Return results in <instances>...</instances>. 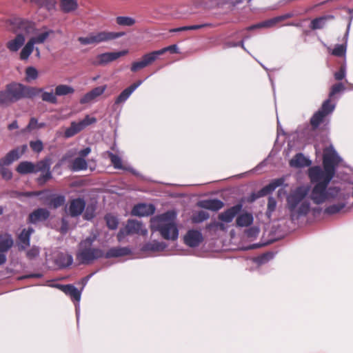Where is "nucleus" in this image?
<instances>
[{"mask_svg": "<svg viewBox=\"0 0 353 353\" xmlns=\"http://www.w3.org/2000/svg\"><path fill=\"white\" fill-rule=\"evenodd\" d=\"M88 168V163L86 160L82 157L75 158L70 167L72 171L77 172L80 170H85Z\"/></svg>", "mask_w": 353, "mask_h": 353, "instance_id": "72a5a7b5", "label": "nucleus"}, {"mask_svg": "<svg viewBox=\"0 0 353 353\" xmlns=\"http://www.w3.org/2000/svg\"><path fill=\"white\" fill-rule=\"evenodd\" d=\"M27 150V145H23L20 147H17L10 150L7 154L0 160V165H10L13 161L18 160L22 154H23Z\"/></svg>", "mask_w": 353, "mask_h": 353, "instance_id": "4468645a", "label": "nucleus"}, {"mask_svg": "<svg viewBox=\"0 0 353 353\" xmlns=\"http://www.w3.org/2000/svg\"><path fill=\"white\" fill-rule=\"evenodd\" d=\"M97 121L96 118L90 117L89 115H87L80 123L82 124L83 127L85 128L88 125L95 123Z\"/></svg>", "mask_w": 353, "mask_h": 353, "instance_id": "69168bd1", "label": "nucleus"}, {"mask_svg": "<svg viewBox=\"0 0 353 353\" xmlns=\"http://www.w3.org/2000/svg\"><path fill=\"white\" fill-rule=\"evenodd\" d=\"M312 162L302 153L296 154L290 161V165L294 168H304L311 165Z\"/></svg>", "mask_w": 353, "mask_h": 353, "instance_id": "a878e982", "label": "nucleus"}, {"mask_svg": "<svg viewBox=\"0 0 353 353\" xmlns=\"http://www.w3.org/2000/svg\"><path fill=\"white\" fill-rule=\"evenodd\" d=\"M198 206L212 211H218L221 209L224 203L219 199H206L198 202Z\"/></svg>", "mask_w": 353, "mask_h": 353, "instance_id": "5701e85b", "label": "nucleus"}, {"mask_svg": "<svg viewBox=\"0 0 353 353\" xmlns=\"http://www.w3.org/2000/svg\"><path fill=\"white\" fill-rule=\"evenodd\" d=\"M94 240V237L89 236L79 243L76 255L77 260L79 263L89 265L103 257V250L92 246Z\"/></svg>", "mask_w": 353, "mask_h": 353, "instance_id": "423d86ee", "label": "nucleus"}, {"mask_svg": "<svg viewBox=\"0 0 353 353\" xmlns=\"http://www.w3.org/2000/svg\"><path fill=\"white\" fill-rule=\"evenodd\" d=\"M345 207V203H339L337 204H332L329 206H327L324 210V213L332 215L339 213L342 209H343Z\"/></svg>", "mask_w": 353, "mask_h": 353, "instance_id": "37998d69", "label": "nucleus"}, {"mask_svg": "<svg viewBox=\"0 0 353 353\" xmlns=\"http://www.w3.org/2000/svg\"><path fill=\"white\" fill-rule=\"evenodd\" d=\"M52 33H53V30H52L45 31L39 34L38 35H37L35 37H31L29 40L30 41H32V43L34 45L41 44V43H43L47 40V39L48 38L50 34H51Z\"/></svg>", "mask_w": 353, "mask_h": 353, "instance_id": "4c0bfd02", "label": "nucleus"}, {"mask_svg": "<svg viewBox=\"0 0 353 353\" xmlns=\"http://www.w3.org/2000/svg\"><path fill=\"white\" fill-rule=\"evenodd\" d=\"M34 50V45L30 40L25 44L21 49L19 54V58L21 61H26L28 59L30 54Z\"/></svg>", "mask_w": 353, "mask_h": 353, "instance_id": "c9c22d12", "label": "nucleus"}, {"mask_svg": "<svg viewBox=\"0 0 353 353\" xmlns=\"http://www.w3.org/2000/svg\"><path fill=\"white\" fill-rule=\"evenodd\" d=\"M157 57L153 52L144 54L141 59L139 61L133 62L131 65V71L133 72H137L149 65L152 64L157 60Z\"/></svg>", "mask_w": 353, "mask_h": 353, "instance_id": "dca6fc26", "label": "nucleus"}, {"mask_svg": "<svg viewBox=\"0 0 353 353\" xmlns=\"http://www.w3.org/2000/svg\"><path fill=\"white\" fill-rule=\"evenodd\" d=\"M25 79L27 82L36 80L39 77L38 70L33 66H28L25 70Z\"/></svg>", "mask_w": 353, "mask_h": 353, "instance_id": "79ce46f5", "label": "nucleus"}, {"mask_svg": "<svg viewBox=\"0 0 353 353\" xmlns=\"http://www.w3.org/2000/svg\"><path fill=\"white\" fill-rule=\"evenodd\" d=\"M40 8H44L48 11L54 10L56 8V0H40L37 4Z\"/></svg>", "mask_w": 353, "mask_h": 353, "instance_id": "de8ad7c7", "label": "nucleus"}, {"mask_svg": "<svg viewBox=\"0 0 353 353\" xmlns=\"http://www.w3.org/2000/svg\"><path fill=\"white\" fill-rule=\"evenodd\" d=\"M107 154L114 168L123 169L122 160L119 156L109 151L107 152Z\"/></svg>", "mask_w": 353, "mask_h": 353, "instance_id": "c03bdc74", "label": "nucleus"}, {"mask_svg": "<svg viewBox=\"0 0 353 353\" xmlns=\"http://www.w3.org/2000/svg\"><path fill=\"white\" fill-rule=\"evenodd\" d=\"M38 120L35 117H31L26 127L21 130L22 133L30 132L37 129Z\"/></svg>", "mask_w": 353, "mask_h": 353, "instance_id": "864d4df0", "label": "nucleus"}, {"mask_svg": "<svg viewBox=\"0 0 353 353\" xmlns=\"http://www.w3.org/2000/svg\"><path fill=\"white\" fill-rule=\"evenodd\" d=\"M276 199L272 196H270L268 198V208H267V211H266V215L268 217L271 216L272 212L276 210Z\"/></svg>", "mask_w": 353, "mask_h": 353, "instance_id": "6e6d98bb", "label": "nucleus"}, {"mask_svg": "<svg viewBox=\"0 0 353 353\" xmlns=\"http://www.w3.org/2000/svg\"><path fill=\"white\" fill-rule=\"evenodd\" d=\"M166 248V245L163 242L153 241L147 243L145 245V250L150 251H162Z\"/></svg>", "mask_w": 353, "mask_h": 353, "instance_id": "a18cd8bd", "label": "nucleus"}, {"mask_svg": "<svg viewBox=\"0 0 353 353\" xmlns=\"http://www.w3.org/2000/svg\"><path fill=\"white\" fill-rule=\"evenodd\" d=\"M128 52V50H124L119 52H105L98 54L95 60L92 61L94 65H103L110 62L114 61L121 57L125 56Z\"/></svg>", "mask_w": 353, "mask_h": 353, "instance_id": "9b49d317", "label": "nucleus"}, {"mask_svg": "<svg viewBox=\"0 0 353 353\" xmlns=\"http://www.w3.org/2000/svg\"><path fill=\"white\" fill-rule=\"evenodd\" d=\"M51 193L50 192V190H48V192L41 195L39 200L42 201V203L45 205H47L48 206L49 201L51 200Z\"/></svg>", "mask_w": 353, "mask_h": 353, "instance_id": "774afa93", "label": "nucleus"}, {"mask_svg": "<svg viewBox=\"0 0 353 353\" xmlns=\"http://www.w3.org/2000/svg\"><path fill=\"white\" fill-rule=\"evenodd\" d=\"M142 83V81L139 80L132 83L129 87L123 90L116 98L114 103L116 105L125 102L131 95V94Z\"/></svg>", "mask_w": 353, "mask_h": 353, "instance_id": "4be33fe9", "label": "nucleus"}, {"mask_svg": "<svg viewBox=\"0 0 353 353\" xmlns=\"http://www.w3.org/2000/svg\"><path fill=\"white\" fill-rule=\"evenodd\" d=\"M206 229L212 230V229H219L221 231L225 230L226 228L225 224L222 222H212L206 225Z\"/></svg>", "mask_w": 353, "mask_h": 353, "instance_id": "680f3d73", "label": "nucleus"}, {"mask_svg": "<svg viewBox=\"0 0 353 353\" xmlns=\"http://www.w3.org/2000/svg\"><path fill=\"white\" fill-rule=\"evenodd\" d=\"M327 117L325 114L318 110L316 112L310 119V124L314 129L317 128Z\"/></svg>", "mask_w": 353, "mask_h": 353, "instance_id": "ea45409f", "label": "nucleus"}, {"mask_svg": "<svg viewBox=\"0 0 353 353\" xmlns=\"http://www.w3.org/2000/svg\"><path fill=\"white\" fill-rule=\"evenodd\" d=\"M340 191L341 189L338 187H327V201L336 198Z\"/></svg>", "mask_w": 353, "mask_h": 353, "instance_id": "4d7b16f0", "label": "nucleus"}, {"mask_svg": "<svg viewBox=\"0 0 353 353\" xmlns=\"http://www.w3.org/2000/svg\"><path fill=\"white\" fill-rule=\"evenodd\" d=\"M346 53V45L341 44L336 45L332 51V54L338 57L345 56Z\"/></svg>", "mask_w": 353, "mask_h": 353, "instance_id": "603ef678", "label": "nucleus"}, {"mask_svg": "<svg viewBox=\"0 0 353 353\" xmlns=\"http://www.w3.org/2000/svg\"><path fill=\"white\" fill-rule=\"evenodd\" d=\"M30 147L34 152L39 153L43 150V144L41 140L30 141Z\"/></svg>", "mask_w": 353, "mask_h": 353, "instance_id": "13d9d810", "label": "nucleus"}, {"mask_svg": "<svg viewBox=\"0 0 353 353\" xmlns=\"http://www.w3.org/2000/svg\"><path fill=\"white\" fill-rule=\"evenodd\" d=\"M105 219L106 221L107 225L110 229L114 230L117 228L118 221L116 217L108 214L105 216Z\"/></svg>", "mask_w": 353, "mask_h": 353, "instance_id": "bf43d9fd", "label": "nucleus"}, {"mask_svg": "<svg viewBox=\"0 0 353 353\" xmlns=\"http://www.w3.org/2000/svg\"><path fill=\"white\" fill-rule=\"evenodd\" d=\"M341 159L337 154L332 146L325 148L323 155V170L320 166H313L308 170L310 180L318 181L323 176L333 178L336 168L339 165Z\"/></svg>", "mask_w": 353, "mask_h": 353, "instance_id": "7ed1b4c3", "label": "nucleus"}, {"mask_svg": "<svg viewBox=\"0 0 353 353\" xmlns=\"http://www.w3.org/2000/svg\"><path fill=\"white\" fill-rule=\"evenodd\" d=\"M61 10L64 13H70L78 8L77 0H59Z\"/></svg>", "mask_w": 353, "mask_h": 353, "instance_id": "7c9ffc66", "label": "nucleus"}, {"mask_svg": "<svg viewBox=\"0 0 353 353\" xmlns=\"http://www.w3.org/2000/svg\"><path fill=\"white\" fill-rule=\"evenodd\" d=\"M14 241L10 234L0 235V253L7 252L13 245Z\"/></svg>", "mask_w": 353, "mask_h": 353, "instance_id": "c85d7f7f", "label": "nucleus"}, {"mask_svg": "<svg viewBox=\"0 0 353 353\" xmlns=\"http://www.w3.org/2000/svg\"><path fill=\"white\" fill-rule=\"evenodd\" d=\"M334 17L332 14L323 15L312 19L310 24V28L312 30H319L324 28L328 20H332Z\"/></svg>", "mask_w": 353, "mask_h": 353, "instance_id": "bb28decb", "label": "nucleus"}, {"mask_svg": "<svg viewBox=\"0 0 353 353\" xmlns=\"http://www.w3.org/2000/svg\"><path fill=\"white\" fill-rule=\"evenodd\" d=\"M11 30L16 33L32 34L36 30L34 22L21 17H12L8 20Z\"/></svg>", "mask_w": 353, "mask_h": 353, "instance_id": "1a4fd4ad", "label": "nucleus"}, {"mask_svg": "<svg viewBox=\"0 0 353 353\" xmlns=\"http://www.w3.org/2000/svg\"><path fill=\"white\" fill-rule=\"evenodd\" d=\"M95 207L93 205H88L85 208L83 219L90 221L95 216Z\"/></svg>", "mask_w": 353, "mask_h": 353, "instance_id": "5fc2aeb1", "label": "nucleus"}, {"mask_svg": "<svg viewBox=\"0 0 353 353\" xmlns=\"http://www.w3.org/2000/svg\"><path fill=\"white\" fill-rule=\"evenodd\" d=\"M332 99L328 97V99L323 103L321 108L319 110L326 116L331 114L335 108V104L332 102Z\"/></svg>", "mask_w": 353, "mask_h": 353, "instance_id": "a19ab883", "label": "nucleus"}, {"mask_svg": "<svg viewBox=\"0 0 353 353\" xmlns=\"http://www.w3.org/2000/svg\"><path fill=\"white\" fill-rule=\"evenodd\" d=\"M210 215L207 212L201 210L193 214L192 221L194 223H199L208 219Z\"/></svg>", "mask_w": 353, "mask_h": 353, "instance_id": "49530a36", "label": "nucleus"}, {"mask_svg": "<svg viewBox=\"0 0 353 353\" xmlns=\"http://www.w3.org/2000/svg\"><path fill=\"white\" fill-rule=\"evenodd\" d=\"M26 41L23 34L18 33L16 37L6 43V48L12 52H17Z\"/></svg>", "mask_w": 353, "mask_h": 353, "instance_id": "b1692460", "label": "nucleus"}, {"mask_svg": "<svg viewBox=\"0 0 353 353\" xmlns=\"http://www.w3.org/2000/svg\"><path fill=\"white\" fill-rule=\"evenodd\" d=\"M332 178L323 176L318 181L310 180L312 183H316L311 192V199L315 204L319 205L327 201V187Z\"/></svg>", "mask_w": 353, "mask_h": 353, "instance_id": "6e6552de", "label": "nucleus"}, {"mask_svg": "<svg viewBox=\"0 0 353 353\" xmlns=\"http://www.w3.org/2000/svg\"><path fill=\"white\" fill-rule=\"evenodd\" d=\"M50 215V212L46 208H39L32 212L28 217V222L35 224L37 222L44 221L47 220Z\"/></svg>", "mask_w": 353, "mask_h": 353, "instance_id": "a211bd4d", "label": "nucleus"}, {"mask_svg": "<svg viewBox=\"0 0 353 353\" xmlns=\"http://www.w3.org/2000/svg\"><path fill=\"white\" fill-rule=\"evenodd\" d=\"M123 32H115L109 31L92 32L86 37H80L78 41L83 46L98 45L101 43L108 42L123 37Z\"/></svg>", "mask_w": 353, "mask_h": 353, "instance_id": "0eeeda50", "label": "nucleus"}, {"mask_svg": "<svg viewBox=\"0 0 353 353\" xmlns=\"http://www.w3.org/2000/svg\"><path fill=\"white\" fill-rule=\"evenodd\" d=\"M284 182L285 179L283 177L274 179L269 184L256 192V197L261 198L272 193L276 188L281 186Z\"/></svg>", "mask_w": 353, "mask_h": 353, "instance_id": "aec40b11", "label": "nucleus"}, {"mask_svg": "<svg viewBox=\"0 0 353 353\" xmlns=\"http://www.w3.org/2000/svg\"><path fill=\"white\" fill-rule=\"evenodd\" d=\"M344 90L345 86L342 83H335L331 87L328 97L332 99L336 94Z\"/></svg>", "mask_w": 353, "mask_h": 353, "instance_id": "3c124183", "label": "nucleus"}, {"mask_svg": "<svg viewBox=\"0 0 353 353\" xmlns=\"http://www.w3.org/2000/svg\"><path fill=\"white\" fill-rule=\"evenodd\" d=\"M60 288L61 290L68 295H70L72 299L79 301L81 298V293L77 288L74 285L68 284L65 285H61Z\"/></svg>", "mask_w": 353, "mask_h": 353, "instance_id": "2f4dec72", "label": "nucleus"}, {"mask_svg": "<svg viewBox=\"0 0 353 353\" xmlns=\"http://www.w3.org/2000/svg\"><path fill=\"white\" fill-rule=\"evenodd\" d=\"M254 218L251 213L245 212L236 217V225L237 227H248L253 223Z\"/></svg>", "mask_w": 353, "mask_h": 353, "instance_id": "c756f323", "label": "nucleus"}, {"mask_svg": "<svg viewBox=\"0 0 353 353\" xmlns=\"http://www.w3.org/2000/svg\"><path fill=\"white\" fill-rule=\"evenodd\" d=\"M42 91L40 92L39 95L43 101L47 102L51 104H57L58 103L57 97L56 93H53L52 92H47L43 91V89L41 88H39Z\"/></svg>", "mask_w": 353, "mask_h": 353, "instance_id": "e433bc0d", "label": "nucleus"}, {"mask_svg": "<svg viewBox=\"0 0 353 353\" xmlns=\"http://www.w3.org/2000/svg\"><path fill=\"white\" fill-rule=\"evenodd\" d=\"M184 243L190 248H195L199 245L203 241V237L201 232L196 230H190L184 236Z\"/></svg>", "mask_w": 353, "mask_h": 353, "instance_id": "2eb2a0df", "label": "nucleus"}, {"mask_svg": "<svg viewBox=\"0 0 353 353\" xmlns=\"http://www.w3.org/2000/svg\"><path fill=\"white\" fill-rule=\"evenodd\" d=\"M334 78L337 81H341L345 78V66H341L339 71L336 72L334 74Z\"/></svg>", "mask_w": 353, "mask_h": 353, "instance_id": "0e129e2a", "label": "nucleus"}, {"mask_svg": "<svg viewBox=\"0 0 353 353\" xmlns=\"http://www.w3.org/2000/svg\"><path fill=\"white\" fill-rule=\"evenodd\" d=\"M170 52L172 54L177 53L178 52V48L176 44L169 46L168 47L163 48L161 50L154 51L157 58H158L159 56L163 54L164 53Z\"/></svg>", "mask_w": 353, "mask_h": 353, "instance_id": "8fccbe9b", "label": "nucleus"}, {"mask_svg": "<svg viewBox=\"0 0 353 353\" xmlns=\"http://www.w3.org/2000/svg\"><path fill=\"white\" fill-rule=\"evenodd\" d=\"M5 165H6L3 164L0 165V174L3 179L8 181L12 179V172L9 168L5 167Z\"/></svg>", "mask_w": 353, "mask_h": 353, "instance_id": "052dcab7", "label": "nucleus"}, {"mask_svg": "<svg viewBox=\"0 0 353 353\" xmlns=\"http://www.w3.org/2000/svg\"><path fill=\"white\" fill-rule=\"evenodd\" d=\"M308 193V187L301 185L292 190L287 196V208L292 221L298 220L300 217L306 216L309 213L310 203L308 201L305 200Z\"/></svg>", "mask_w": 353, "mask_h": 353, "instance_id": "f03ea898", "label": "nucleus"}, {"mask_svg": "<svg viewBox=\"0 0 353 353\" xmlns=\"http://www.w3.org/2000/svg\"><path fill=\"white\" fill-rule=\"evenodd\" d=\"M73 262L72 255L68 253H60L56 259L57 264L61 268L70 266Z\"/></svg>", "mask_w": 353, "mask_h": 353, "instance_id": "473e14b6", "label": "nucleus"}, {"mask_svg": "<svg viewBox=\"0 0 353 353\" xmlns=\"http://www.w3.org/2000/svg\"><path fill=\"white\" fill-rule=\"evenodd\" d=\"M50 166L51 159L44 158L36 163L28 161H21L16 168V171L21 174L41 172L37 182L39 185H43L52 178Z\"/></svg>", "mask_w": 353, "mask_h": 353, "instance_id": "39448f33", "label": "nucleus"}, {"mask_svg": "<svg viewBox=\"0 0 353 353\" xmlns=\"http://www.w3.org/2000/svg\"><path fill=\"white\" fill-rule=\"evenodd\" d=\"M106 88L107 86L105 85L102 86H98L93 88L90 92H87L85 95H83V97L81 98L79 101L80 103L85 104L92 101L97 97L102 95L103 92L105 91Z\"/></svg>", "mask_w": 353, "mask_h": 353, "instance_id": "412c9836", "label": "nucleus"}, {"mask_svg": "<svg viewBox=\"0 0 353 353\" xmlns=\"http://www.w3.org/2000/svg\"><path fill=\"white\" fill-rule=\"evenodd\" d=\"M116 22L122 26H132L135 23V20L130 17H117Z\"/></svg>", "mask_w": 353, "mask_h": 353, "instance_id": "09e8293b", "label": "nucleus"}, {"mask_svg": "<svg viewBox=\"0 0 353 353\" xmlns=\"http://www.w3.org/2000/svg\"><path fill=\"white\" fill-rule=\"evenodd\" d=\"M130 253V249L127 247H114L110 248L105 253L104 252L103 257L105 259L117 258L129 255Z\"/></svg>", "mask_w": 353, "mask_h": 353, "instance_id": "393cba45", "label": "nucleus"}, {"mask_svg": "<svg viewBox=\"0 0 353 353\" xmlns=\"http://www.w3.org/2000/svg\"><path fill=\"white\" fill-rule=\"evenodd\" d=\"M292 17V14L290 13H287L281 16H278L261 22H259L258 23L252 25L249 27H248L246 29L248 31L254 30L256 29L259 28H271L273 27H275L279 23L290 19Z\"/></svg>", "mask_w": 353, "mask_h": 353, "instance_id": "9d476101", "label": "nucleus"}, {"mask_svg": "<svg viewBox=\"0 0 353 353\" xmlns=\"http://www.w3.org/2000/svg\"><path fill=\"white\" fill-rule=\"evenodd\" d=\"M259 232V230L256 227H251L245 231V234L248 238L256 237Z\"/></svg>", "mask_w": 353, "mask_h": 353, "instance_id": "e2e57ef3", "label": "nucleus"}, {"mask_svg": "<svg viewBox=\"0 0 353 353\" xmlns=\"http://www.w3.org/2000/svg\"><path fill=\"white\" fill-rule=\"evenodd\" d=\"M55 93L57 96H65L70 94H73L74 92V89L68 85L61 84L55 88Z\"/></svg>", "mask_w": 353, "mask_h": 353, "instance_id": "58836bf2", "label": "nucleus"}, {"mask_svg": "<svg viewBox=\"0 0 353 353\" xmlns=\"http://www.w3.org/2000/svg\"><path fill=\"white\" fill-rule=\"evenodd\" d=\"M242 208L243 205L241 203H237L220 213L218 216V219L223 222L230 223L234 218L241 212Z\"/></svg>", "mask_w": 353, "mask_h": 353, "instance_id": "f3484780", "label": "nucleus"}, {"mask_svg": "<svg viewBox=\"0 0 353 353\" xmlns=\"http://www.w3.org/2000/svg\"><path fill=\"white\" fill-rule=\"evenodd\" d=\"M41 91L37 87L12 81L6 85L3 90H0V106H8L25 99H33Z\"/></svg>", "mask_w": 353, "mask_h": 353, "instance_id": "f257e3e1", "label": "nucleus"}, {"mask_svg": "<svg viewBox=\"0 0 353 353\" xmlns=\"http://www.w3.org/2000/svg\"><path fill=\"white\" fill-rule=\"evenodd\" d=\"M126 234H139L145 236L148 234L147 229L143 226V223L139 221L129 219L125 227Z\"/></svg>", "mask_w": 353, "mask_h": 353, "instance_id": "ddd939ff", "label": "nucleus"}, {"mask_svg": "<svg viewBox=\"0 0 353 353\" xmlns=\"http://www.w3.org/2000/svg\"><path fill=\"white\" fill-rule=\"evenodd\" d=\"M39 254V250L36 247H32L31 249H30L27 253H26V256L28 259H32L34 258H35L36 256H37Z\"/></svg>", "mask_w": 353, "mask_h": 353, "instance_id": "338daca9", "label": "nucleus"}, {"mask_svg": "<svg viewBox=\"0 0 353 353\" xmlns=\"http://www.w3.org/2000/svg\"><path fill=\"white\" fill-rule=\"evenodd\" d=\"M51 200L49 201L48 206L53 209H57L65 204V196L62 194H51Z\"/></svg>", "mask_w": 353, "mask_h": 353, "instance_id": "f704fd0d", "label": "nucleus"}, {"mask_svg": "<svg viewBox=\"0 0 353 353\" xmlns=\"http://www.w3.org/2000/svg\"><path fill=\"white\" fill-rule=\"evenodd\" d=\"M155 207L152 204L139 203L134 206L132 214L137 216H148L153 214Z\"/></svg>", "mask_w": 353, "mask_h": 353, "instance_id": "6ab92c4d", "label": "nucleus"}, {"mask_svg": "<svg viewBox=\"0 0 353 353\" xmlns=\"http://www.w3.org/2000/svg\"><path fill=\"white\" fill-rule=\"evenodd\" d=\"M34 232L32 228H24L19 234L18 238L20 242L22 243L19 247L20 250H25L26 247L30 245V236Z\"/></svg>", "mask_w": 353, "mask_h": 353, "instance_id": "cd10ccee", "label": "nucleus"}, {"mask_svg": "<svg viewBox=\"0 0 353 353\" xmlns=\"http://www.w3.org/2000/svg\"><path fill=\"white\" fill-rule=\"evenodd\" d=\"M175 219L176 213L174 211H168L158 215L151 219L152 230L159 231L165 240L175 241L179 236Z\"/></svg>", "mask_w": 353, "mask_h": 353, "instance_id": "20e7f679", "label": "nucleus"}, {"mask_svg": "<svg viewBox=\"0 0 353 353\" xmlns=\"http://www.w3.org/2000/svg\"><path fill=\"white\" fill-rule=\"evenodd\" d=\"M86 206L83 198L71 199L68 205V214L71 217H77L82 214Z\"/></svg>", "mask_w": 353, "mask_h": 353, "instance_id": "f8f14e48", "label": "nucleus"}]
</instances>
